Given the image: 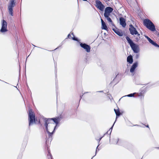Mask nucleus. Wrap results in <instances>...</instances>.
Wrapping results in <instances>:
<instances>
[{"instance_id":"obj_1","label":"nucleus","mask_w":159,"mask_h":159,"mask_svg":"<svg viewBox=\"0 0 159 159\" xmlns=\"http://www.w3.org/2000/svg\"><path fill=\"white\" fill-rule=\"evenodd\" d=\"M59 120L58 118L45 119V126L48 133H52L55 129Z\"/></svg>"},{"instance_id":"obj_2","label":"nucleus","mask_w":159,"mask_h":159,"mask_svg":"<svg viewBox=\"0 0 159 159\" xmlns=\"http://www.w3.org/2000/svg\"><path fill=\"white\" fill-rule=\"evenodd\" d=\"M126 39L134 52L136 53H138L140 51L139 46L134 43L129 37L126 36Z\"/></svg>"},{"instance_id":"obj_3","label":"nucleus","mask_w":159,"mask_h":159,"mask_svg":"<svg viewBox=\"0 0 159 159\" xmlns=\"http://www.w3.org/2000/svg\"><path fill=\"white\" fill-rule=\"evenodd\" d=\"M129 30L130 33L133 35H136L137 37L135 38L136 41H138L140 39V34L138 33L136 29L134 27V26L130 25H129Z\"/></svg>"},{"instance_id":"obj_4","label":"nucleus","mask_w":159,"mask_h":159,"mask_svg":"<svg viewBox=\"0 0 159 159\" xmlns=\"http://www.w3.org/2000/svg\"><path fill=\"white\" fill-rule=\"evenodd\" d=\"M144 25L149 30L152 31L155 30V27L153 23L149 20L145 19L143 21Z\"/></svg>"},{"instance_id":"obj_5","label":"nucleus","mask_w":159,"mask_h":159,"mask_svg":"<svg viewBox=\"0 0 159 159\" xmlns=\"http://www.w3.org/2000/svg\"><path fill=\"white\" fill-rule=\"evenodd\" d=\"M29 124L32 125L35 122V116L34 112L32 109L29 110Z\"/></svg>"},{"instance_id":"obj_6","label":"nucleus","mask_w":159,"mask_h":159,"mask_svg":"<svg viewBox=\"0 0 159 159\" xmlns=\"http://www.w3.org/2000/svg\"><path fill=\"white\" fill-rule=\"evenodd\" d=\"M15 5V0H10L9 4L8 6V9L9 14L11 16H13L12 8Z\"/></svg>"},{"instance_id":"obj_7","label":"nucleus","mask_w":159,"mask_h":159,"mask_svg":"<svg viewBox=\"0 0 159 159\" xmlns=\"http://www.w3.org/2000/svg\"><path fill=\"white\" fill-rule=\"evenodd\" d=\"M96 6L101 11H103L104 7L100 1L96 0Z\"/></svg>"},{"instance_id":"obj_8","label":"nucleus","mask_w":159,"mask_h":159,"mask_svg":"<svg viewBox=\"0 0 159 159\" xmlns=\"http://www.w3.org/2000/svg\"><path fill=\"white\" fill-rule=\"evenodd\" d=\"M7 24L6 22L4 20H3L2 23V27L0 30L2 32H4L7 31Z\"/></svg>"},{"instance_id":"obj_9","label":"nucleus","mask_w":159,"mask_h":159,"mask_svg":"<svg viewBox=\"0 0 159 159\" xmlns=\"http://www.w3.org/2000/svg\"><path fill=\"white\" fill-rule=\"evenodd\" d=\"M113 9L110 7H107L105 10V13H104V16H110V13L112 11Z\"/></svg>"},{"instance_id":"obj_10","label":"nucleus","mask_w":159,"mask_h":159,"mask_svg":"<svg viewBox=\"0 0 159 159\" xmlns=\"http://www.w3.org/2000/svg\"><path fill=\"white\" fill-rule=\"evenodd\" d=\"M80 46L81 47L85 49L86 52H90V46L85 43H80Z\"/></svg>"},{"instance_id":"obj_11","label":"nucleus","mask_w":159,"mask_h":159,"mask_svg":"<svg viewBox=\"0 0 159 159\" xmlns=\"http://www.w3.org/2000/svg\"><path fill=\"white\" fill-rule=\"evenodd\" d=\"M120 24L123 27H125L126 25L125 19L123 18L120 17Z\"/></svg>"},{"instance_id":"obj_12","label":"nucleus","mask_w":159,"mask_h":159,"mask_svg":"<svg viewBox=\"0 0 159 159\" xmlns=\"http://www.w3.org/2000/svg\"><path fill=\"white\" fill-rule=\"evenodd\" d=\"M138 66V62H137L134 63L130 68V72L131 73L134 72L135 69Z\"/></svg>"},{"instance_id":"obj_13","label":"nucleus","mask_w":159,"mask_h":159,"mask_svg":"<svg viewBox=\"0 0 159 159\" xmlns=\"http://www.w3.org/2000/svg\"><path fill=\"white\" fill-rule=\"evenodd\" d=\"M113 30L118 35L120 36H122L123 35V34L122 32L119 31L117 30L114 29H113Z\"/></svg>"},{"instance_id":"obj_14","label":"nucleus","mask_w":159,"mask_h":159,"mask_svg":"<svg viewBox=\"0 0 159 159\" xmlns=\"http://www.w3.org/2000/svg\"><path fill=\"white\" fill-rule=\"evenodd\" d=\"M127 61L130 64H132L133 63V59L131 55H130L127 57Z\"/></svg>"},{"instance_id":"obj_15","label":"nucleus","mask_w":159,"mask_h":159,"mask_svg":"<svg viewBox=\"0 0 159 159\" xmlns=\"http://www.w3.org/2000/svg\"><path fill=\"white\" fill-rule=\"evenodd\" d=\"M68 37L69 39H72L73 40L76 41L77 40V39L74 37V35L73 33H72L71 34H69L68 35Z\"/></svg>"},{"instance_id":"obj_16","label":"nucleus","mask_w":159,"mask_h":159,"mask_svg":"<svg viewBox=\"0 0 159 159\" xmlns=\"http://www.w3.org/2000/svg\"><path fill=\"white\" fill-rule=\"evenodd\" d=\"M109 16H104L107 19V20L108 22L111 23V24H113L112 21L111 19L109 17Z\"/></svg>"},{"instance_id":"obj_17","label":"nucleus","mask_w":159,"mask_h":159,"mask_svg":"<svg viewBox=\"0 0 159 159\" xmlns=\"http://www.w3.org/2000/svg\"><path fill=\"white\" fill-rule=\"evenodd\" d=\"M114 111L116 114V119L117 118V116H119L120 115V113L119 109H114Z\"/></svg>"},{"instance_id":"obj_18","label":"nucleus","mask_w":159,"mask_h":159,"mask_svg":"<svg viewBox=\"0 0 159 159\" xmlns=\"http://www.w3.org/2000/svg\"><path fill=\"white\" fill-rule=\"evenodd\" d=\"M135 93H133V94L131 93V94H129V95H125V96H123L120 99H122V98H123V99L126 98V97H132V96H133L135 94Z\"/></svg>"},{"instance_id":"obj_19","label":"nucleus","mask_w":159,"mask_h":159,"mask_svg":"<svg viewBox=\"0 0 159 159\" xmlns=\"http://www.w3.org/2000/svg\"><path fill=\"white\" fill-rule=\"evenodd\" d=\"M102 29H103L105 30H107V25H106V24L105 23H104L103 24H102Z\"/></svg>"},{"instance_id":"obj_20","label":"nucleus","mask_w":159,"mask_h":159,"mask_svg":"<svg viewBox=\"0 0 159 159\" xmlns=\"http://www.w3.org/2000/svg\"><path fill=\"white\" fill-rule=\"evenodd\" d=\"M148 41L151 43H153V41L152 39H151L150 38L149 39H148Z\"/></svg>"},{"instance_id":"obj_21","label":"nucleus","mask_w":159,"mask_h":159,"mask_svg":"<svg viewBox=\"0 0 159 159\" xmlns=\"http://www.w3.org/2000/svg\"><path fill=\"white\" fill-rule=\"evenodd\" d=\"M152 44L153 45H154L157 46V47H159V46H158L156 43L155 42H153V43H152Z\"/></svg>"},{"instance_id":"obj_22","label":"nucleus","mask_w":159,"mask_h":159,"mask_svg":"<svg viewBox=\"0 0 159 159\" xmlns=\"http://www.w3.org/2000/svg\"><path fill=\"white\" fill-rule=\"evenodd\" d=\"M107 96L109 97V99H112V98L111 96V95H110V94H107Z\"/></svg>"},{"instance_id":"obj_23","label":"nucleus","mask_w":159,"mask_h":159,"mask_svg":"<svg viewBox=\"0 0 159 159\" xmlns=\"http://www.w3.org/2000/svg\"><path fill=\"white\" fill-rule=\"evenodd\" d=\"M139 54H137L136 55V58L137 59H138L139 58Z\"/></svg>"},{"instance_id":"obj_24","label":"nucleus","mask_w":159,"mask_h":159,"mask_svg":"<svg viewBox=\"0 0 159 159\" xmlns=\"http://www.w3.org/2000/svg\"><path fill=\"white\" fill-rule=\"evenodd\" d=\"M115 122L114 123H115ZM114 123H114V124H113V125L112 126V127H111L110 128V130H111H111H112V128H113V125H114Z\"/></svg>"},{"instance_id":"obj_25","label":"nucleus","mask_w":159,"mask_h":159,"mask_svg":"<svg viewBox=\"0 0 159 159\" xmlns=\"http://www.w3.org/2000/svg\"><path fill=\"white\" fill-rule=\"evenodd\" d=\"M101 22H102V24H103V23H105L102 19H101Z\"/></svg>"},{"instance_id":"obj_26","label":"nucleus","mask_w":159,"mask_h":159,"mask_svg":"<svg viewBox=\"0 0 159 159\" xmlns=\"http://www.w3.org/2000/svg\"><path fill=\"white\" fill-rule=\"evenodd\" d=\"M145 38H146L147 39H149V37H148V36H145Z\"/></svg>"},{"instance_id":"obj_27","label":"nucleus","mask_w":159,"mask_h":159,"mask_svg":"<svg viewBox=\"0 0 159 159\" xmlns=\"http://www.w3.org/2000/svg\"><path fill=\"white\" fill-rule=\"evenodd\" d=\"M98 146H99V145H98V146H97V148L96 150V152H97V151L98 149V150H99V149H98Z\"/></svg>"},{"instance_id":"obj_28","label":"nucleus","mask_w":159,"mask_h":159,"mask_svg":"<svg viewBox=\"0 0 159 159\" xmlns=\"http://www.w3.org/2000/svg\"><path fill=\"white\" fill-rule=\"evenodd\" d=\"M141 95L142 96V95L141 94V93L139 95V96H140Z\"/></svg>"},{"instance_id":"obj_29","label":"nucleus","mask_w":159,"mask_h":159,"mask_svg":"<svg viewBox=\"0 0 159 159\" xmlns=\"http://www.w3.org/2000/svg\"><path fill=\"white\" fill-rule=\"evenodd\" d=\"M146 127H147L149 128V126H148V125H147L146 126Z\"/></svg>"},{"instance_id":"obj_30","label":"nucleus","mask_w":159,"mask_h":159,"mask_svg":"<svg viewBox=\"0 0 159 159\" xmlns=\"http://www.w3.org/2000/svg\"><path fill=\"white\" fill-rule=\"evenodd\" d=\"M101 139H102V138H101L100 139L99 141H100V140Z\"/></svg>"},{"instance_id":"obj_31","label":"nucleus","mask_w":159,"mask_h":159,"mask_svg":"<svg viewBox=\"0 0 159 159\" xmlns=\"http://www.w3.org/2000/svg\"><path fill=\"white\" fill-rule=\"evenodd\" d=\"M103 92L102 91H100V92Z\"/></svg>"},{"instance_id":"obj_32","label":"nucleus","mask_w":159,"mask_h":159,"mask_svg":"<svg viewBox=\"0 0 159 159\" xmlns=\"http://www.w3.org/2000/svg\"><path fill=\"white\" fill-rule=\"evenodd\" d=\"M50 157H51V155H50Z\"/></svg>"},{"instance_id":"obj_33","label":"nucleus","mask_w":159,"mask_h":159,"mask_svg":"<svg viewBox=\"0 0 159 159\" xmlns=\"http://www.w3.org/2000/svg\"><path fill=\"white\" fill-rule=\"evenodd\" d=\"M50 157H51V155H50Z\"/></svg>"},{"instance_id":"obj_34","label":"nucleus","mask_w":159,"mask_h":159,"mask_svg":"<svg viewBox=\"0 0 159 159\" xmlns=\"http://www.w3.org/2000/svg\"><path fill=\"white\" fill-rule=\"evenodd\" d=\"M50 157H51V155H50Z\"/></svg>"}]
</instances>
